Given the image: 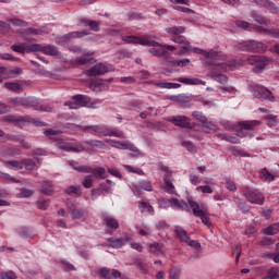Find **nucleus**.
Masks as SVG:
<instances>
[{
    "label": "nucleus",
    "instance_id": "nucleus-13",
    "mask_svg": "<svg viewBox=\"0 0 279 279\" xmlns=\"http://www.w3.org/2000/svg\"><path fill=\"white\" fill-rule=\"evenodd\" d=\"M68 213L72 219H88V211L83 208H77V202L68 199Z\"/></svg>",
    "mask_w": 279,
    "mask_h": 279
},
{
    "label": "nucleus",
    "instance_id": "nucleus-56",
    "mask_svg": "<svg viewBox=\"0 0 279 279\" xmlns=\"http://www.w3.org/2000/svg\"><path fill=\"white\" fill-rule=\"evenodd\" d=\"M266 9L269 10L271 14H279V8L276 7V3L271 2L270 0H268Z\"/></svg>",
    "mask_w": 279,
    "mask_h": 279
},
{
    "label": "nucleus",
    "instance_id": "nucleus-25",
    "mask_svg": "<svg viewBox=\"0 0 279 279\" xmlns=\"http://www.w3.org/2000/svg\"><path fill=\"white\" fill-rule=\"evenodd\" d=\"M179 82L181 84H185L187 86H195L201 84L202 86H206V81H202L199 78H187V77H180Z\"/></svg>",
    "mask_w": 279,
    "mask_h": 279
},
{
    "label": "nucleus",
    "instance_id": "nucleus-24",
    "mask_svg": "<svg viewBox=\"0 0 279 279\" xmlns=\"http://www.w3.org/2000/svg\"><path fill=\"white\" fill-rule=\"evenodd\" d=\"M84 36H90V31L85 29L81 32H71L63 36V40L65 43H69L71 38H84Z\"/></svg>",
    "mask_w": 279,
    "mask_h": 279
},
{
    "label": "nucleus",
    "instance_id": "nucleus-20",
    "mask_svg": "<svg viewBox=\"0 0 279 279\" xmlns=\"http://www.w3.org/2000/svg\"><path fill=\"white\" fill-rule=\"evenodd\" d=\"M23 73V69L21 68H13V69H7L1 68V77L4 80H8L10 77H16V75H21Z\"/></svg>",
    "mask_w": 279,
    "mask_h": 279
},
{
    "label": "nucleus",
    "instance_id": "nucleus-6",
    "mask_svg": "<svg viewBox=\"0 0 279 279\" xmlns=\"http://www.w3.org/2000/svg\"><path fill=\"white\" fill-rule=\"evenodd\" d=\"M234 51H246L247 53H265L267 45L254 39L244 40L233 46Z\"/></svg>",
    "mask_w": 279,
    "mask_h": 279
},
{
    "label": "nucleus",
    "instance_id": "nucleus-30",
    "mask_svg": "<svg viewBox=\"0 0 279 279\" xmlns=\"http://www.w3.org/2000/svg\"><path fill=\"white\" fill-rule=\"evenodd\" d=\"M167 34H170L171 36H180V34H184L186 32V27L184 26H172L166 28Z\"/></svg>",
    "mask_w": 279,
    "mask_h": 279
},
{
    "label": "nucleus",
    "instance_id": "nucleus-15",
    "mask_svg": "<svg viewBox=\"0 0 279 279\" xmlns=\"http://www.w3.org/2000/svg\"><path fill=\"white\" fill-rule=\"evenodd\" d=\"M107 145H110V147H116V149H128L129 151H134V156H142L143 154L134 144L128 143V142H119V141H107Z\"/></svg>",
    "mask_w": 279,
    "mask_h": 279
},
{
    "label": "nucleus",
    "instance_id": "nucleus-18",
    "mask_svg": "<svg viewBox=\"0 0 279 279\" xmlns=\"http://www.w3.org/2000/svg\"><path fill=\"white\" fill-rule=\"evenodd\" d=\"M74 102H70V109L71 110H77V108H80V106L82 108H85L86 106H88V104H90V98L84 95H76L73 97Z\"/></svg>",
    "mask_w": 279,
    "mask_h": 279
},
{
    "label": "nucleus",
    "instance_id": "nucleus-34",
    "mask_svg": "<svg viewBox=\"0 0 279 279\" xmlns=\"http://www.w3.org/2000/svg\"><path fill=\"white\" fill-rule=\"evenodd\" d=\"M25 168L26 171H36L38 169V166H36V161L33 159H23L22 160V168Z\"/></svg>",
    "mask_w": 279,
    "mask_h": 279
},
{
    "label": "nucleus",
    "instance_id": "nucleus-41",
    "mask_svg": "<svg viewBox=\"0 0 279 279\" xmlns=\"http://www.w3.org/2000/svg\"><path fill=\"white\" fill-rule=\"evenodd\" d=\"M11 49L12 51H15V53H27V44L22 43L20 45H12Z\"/></svg>",
    "mask_w": 279,
    "mask_h": 279
},
{
    "label": "nucleus",
    "instance_id": "nucleus-21",
    "mask_svg": "<svg viewBox=\"0 0 279 279\" xmlns=\"http://www.w3.org/2000/svg\"><path fill=\"white\" fill-rule=\"evenodd\" d=\"M99 275L101 276V278L105 279H117V278H121V272L117 269H108V268H100L99 269Z\"/></svg>",
    "mask_w": 279,
    "mask_h": 279
},
{
    "label": "nucleus",
    "instance_id": "nucleus-62",
    "mask_svg": "<svg viewBox=\"0 0 279 279\" xmlns=\"http://www.w3.org/2000/svg\"><path fill=\"white\" fill-rule=\"evenodd\" d=\"M236 27L247 31L250 28V22L247 21H235Z\"/></svg>",
    "mask_w": 279,
    "mask_h": 279
},
{
    "label": "nucleus",
    "instance_id": "nucleus-42",
    "mask_svg": "<svg viewBox=\"0 0 279 279\" xmlns=\"http://www.w3.org/2000/svg\"><path fill=\"white\" fill-rule=\"evenodd\" d=\"M175 234L177 236H179L180 241H182L183 243H186V241H189V235H186V232L183 230L182 227H177L175 228Z\"/></svg>",
    "mask_w": 279,
    "mask_h": 279
},
{
    "label": "nucleus",
    "instance_id": "nucleus-64",
    "mask_svg": "<svg viewBox=\"0 0 279 279\" xmlns=\"http://www.w3.org/2000/svg\"><path fill=\"white\" fill-rule=\"evenodd\" d=\"M268 36H271V38H279V28H268Z\"/></svg>",
    "mask_w": 279,
    "mask_h": 279
},
{
    "label": "nucleus",
    "instance_id": "nucleus-57",
    "mask_svg": "<svg viewBox=\"0 0 279 279\" xmlns=\"http://www.w3.org/2000/svg\"><path fill=\"white\" fill-rule=\"evenodd\" d=\"M49 199H39L37 201V207L39 210H47V208H49Z\"/></svg>",
    "mask_w": 279,
    "mask_h": 279
},
{
    "label": "nucleus",
    "instance_id": "nucleus-9",
    "mask_svg": "<svg viewBox=\"0 0 279 279\" xmlns=\"http://www.w3.org/2000/svg\"><path fill=\"white\" fill-rule=\"evenodd\" d=\"M260 124H263V121L260 120L240 121L238 122L236 136H239V138H254V134L250 133V131Z\"/></svg>",
    "mask_w": 279,
    "mask_h": 279
},
{
    "label": "nucleus",
    "instance_id": "nucleus-16",
    "mask_svg": "<svg viewBox=\"0 0 279 279\" xmlns=\"http://www.w3.org/2000/svg\"><path fill=\"white\" fill-rule=\"evenodd\" d=\"M161 171L165 172L163 182L166 186L163 187L166 193H169L170 195H175V186L173 185V177L171 175V171L169 170V167L161 166Z\"/></svg>",
    "mask_w": 279,
    "mask_h": 279
},
{
    "label": "nucleus",
    "instance_id": "nucleus-19",
    "mask_svg": "<svg viewBox=\"0 0 279 279\" xmlns=\"http://www.w3.org/2000/svg\"><path fill=\"white\" fill-rule=\"evenodd\" d=\"M132 234H128L124 238H120V239H109V245L110 247H113L114 250H119L121 247H123V245H125L126 243H130V241H132Z\"/></svg>",
    "mask_w": 279,
    "mask_h": 279
},
{
    "label": "nucleus",
    "instance_id": "nucleus-23",
    "mask_svg": "<svg viewBox=\"0 0 279 279\" xmlns=\"http://www.w3.org/2000/svg\"><path fill=\"white\" fill-rule=\"evenodd\" d=\"M102 219L106 222V228L110 232H114V230H118L119 228V221L114 218L108 217V215L104 214Z\"/></svg>",
    "mask_w": 279,
    "mask_h": 279
},
{
    "label": "nucleus",
    "instance_id": "nucleus-46",
    "mask_svg": "<svg viewBox=\"0 0 279 279\" xmlns=\"http://www.w3.org/2000/svg\"><path fill=\"white\" fill-rule=\"evenodd\" d=\"M267 62H269V59L259 60L257 64H255V68L253 69L254 73H260L267 66Z\"/></svg>",
    "mask_w": 279,
    "mask_h": 279
},
{
    "label": "nucleus",
    "instance_id": "nucleus-37",
    "mask_svg": "<svg viewBox=\"0 0 279 279\" xmlns=\"http://www.w3.org/2000/svg\"><path fill=\"white\" fill-rule=\"evenodd\" d=\"M251 16H252V19H254L255 23H258V25H267L268 24L267 17L258 14V12H256V11L251 12Z\"/></svg>",
    "mask_w": 279,
    "mask_h": 279
},
{
    "label": "nucleus",
    "instance_id": "nucleus-53",
    "mask_svg": "<svg viewBox=\"0 0 279 279\" xmlns=\"http://www.w3.org/2000/svg\"><path fill=\"white\" fill-rule=\"evenodd\" d=\"M65 193H68V195H71L72 193H74V195H77V197H80V195H82V191L80 186H74L71 185L65 190Z\"/></svg>",
    "mask_w": 279,
    "mask_h": 279
},
{
    "label": "nucleus",
    "instance_id": "nucleus-33",
    "mask_svg": "<svg viewBox=\"0 0 279 279\" xmlns=\"http://www.w3.org/2000/svg\"><path fill=\"white\" fill-rule=\"evenodd\" d=\"M41 193H44V195H53V183L44 181L41 183Z\"/></svg>",
    "mask_w": 279,
    "mask_h": 279
},
{
    "label": "nucleus",
    "instance_id": "nucleus-47",
    "mask_svg": "<svg viewBox=\"0 0 279 279\" xmlns=\"http://www.w3.org/2000/svg\"><path fill=\"white\" fill-rule=\"evenodd\" d=\"M265 119L267 122V125L269 128H276V124L278 123V116H274V114H268V116H265Z\"/></svg>",
    "mask_w": 279,
    "mask_h": 279
},
{
    "label": "nucleus",
    "instance_id": "nucleus-35",
    "mask_svg": "<svg viewBox=\"0 0 279 279\" xmlns=\"http://www.w3.org/2000/svg\"><path fill=\"white\" fill-rule=\"evenodd\" d=\"M198 125L207 134H209V132H215V130H217V125H215V123H213L211 121H208V119L206 120V122H203V123H201Z\"/></svg>",
    "mask_w": 279,
    "mask_h": 279
},
{
    "label": "nucleus",
    "instance_id": "nucleus-44",
    "mask_svg": "<svg viewBox=\"0 0 279 279\" xmlns=\"http://www.w3.org/2000/svg\"><path fill=\"white\" fill-rule=\"evenodd\" d=\"M43 46L40 44H26V53H34L36 51H41Z\"/></svg>",
    "mask_w": 279,
    "mask_h": 279
},
{
    "label": "nucleus",
    "instance_id": "nucleus-48",
    "mask_svg": "<svg viewBox=\"0 0 279 279\" xmlns=\"http://www.w3.org/2000/svg\"><path fill=\"white\" fill-rule=\"evenodd\" d=\"M149 53H151L155 58H165L169 56V52H167V50H159L154 48L149 50Z\"/></svg>",
    "mask_w": 279,
    "mask_h": 279
},
{
    "label": "nucleus",
    "instance_id": "nucleus-3",
    "mask_svg": "<svg viewBox=\"0 0 279 279\" xmlns=\"http://www.w3.org/2000/svg\"><path fill=\"white\" fill-rule=\"evenodd\" d=\"M187 204L190 206V208L192 209V213L194 215V217H199L202 223H204V226H207V228H210L213 226V223H210L209 219H210V210L208 209V207L204 204H201L193 201L192 197L187 198Z\"/></svg>",
    "mask_w": 279,
    "mask_h": 279
},
{
    "label": "nucleus",
    "instance_id": "nucleus-4",
    "mask_svg": "<svg viewBox=\"0 0 279 279\" xmlns=\"http://www.w3.org/2000/svg\"><path fill=\"white\" fill-rule=\"evenodd\" d=\"M125 43L133 45H142L143 47H162L165 51H175L174 46H162L158 41L151 39V35H144L143 37L126 36Z\"/></svg>",
    "mask_w": 279,
    "mask_h": 279
},
{
    "label": "nucleus",
    "instance_id": "nucleus-31",
    "mask_svg": "<svg viewBox=\"0 0 279 279\" xmlns=\"http://www.w3.org/2000/svg\"><path fill=\"white\" fill-rule=\"evenodd\" d=\"M4 167H7V169H14L15 171H21V169H23V163L22 161L17 160H9L4 161Z\"/></svg>",
    "mask_w": 279,
    "mask_h": 279
},
{
    "label": "nucleus",
    "instance_id": "nucleus-2",
    "mask_svg": "<svg viewBox=\"0 0 279 279\" xmlns=\"http://www.w3.org/2000/svg\"><path fill=\"white\" fill-rule=\"evenodd\" d=\"M74 169L76 171H80L81 173H92V174L85 175V179L82 182L85 189H90L93 186V182L95 178H102V180H106V168H102V167L90 168L88 166H82V167H74Z\"/></svg>",
    "mask_w": 279,
    "mask_h": 279
},
{
    "label": "nucleus",
    "instance_id": "nucleus-5",
    "mask_svg": "<svg viewBox=\"0 0 279 279\" xmlns=\"http://www.w3.org/2000/svg\"><path fill=\"white\" fill-rule=\"evenodd\" d=\"M1 121L3 123H13L17 128H23L25 123H33L36 128H47V124L40 120H34L29 116H14L9 114L2 117Z\"/></svg>",
    "mask_w": 279,
    "mask_h": 279
},
{
    "label": "nucleus",
    "instance_id": "nucleus-50",
    "mask_svg": "<svg viewBox=\"0 0 279 279\" xmlns=\"http://www.w3.org/2000/svg\"><path fill=\"white\" fill-rule=\"evenodd\" d=\"M135 189L140 191H151V182L149 181H141L138 185L135 186Z\"/></svg>",
    "mask_w": 279,
    "mask_h": 279
},
{
    "label": "nucleus",
    "instance_id": "nucleus-55",
    "mask_svg": "<svg viewBox=\"0 0 279 279\" xmlns=\"http://www.w3.org/2000/svg\"><path fill=\"white\" fill-rule=\"evenodd\" d=\"M149 247L151 252H155V254H160L161 256H165V254H162V244L153 243L149 244Z\"/></svg>",
    "mask_w": 279,
    "mask_h": 279
},
{
    "label": "nucleus",
    "instance_id": "nucleus-26",
    "mask_svg": "<svg viewBox=\"0 0 279 279\" xmlns=\"http://www.w3.org/2000/svg\"><path fill=\"white\" fill-rule=\"evenodd\" d=\"M38 28H32L28 27L24 31H19L17 34L19 36H21L23 38V40H29V38H27V36L32 35V36H38Z\"/></svg>",
    "mask_w": 279,
    "mask_h": 279
},
{
    "label": "nucleus",
    "instance_id": "nucleus-49",
    "mask_svg": "<svg viewBox=\"0 0 279 279\" xmlns=\"http://www.w3.org/2000/svg\"><path fill=\"white\" fill-rule=\"evenodd\" d=\"M260 60H267V57L250 56L246 58L247 64L251 65L257 64V62H260Z\"/></svg>",
    "mask_w": 279,
    "mask_h": 279
},
{
    "label": "nucleus",
    "instance_id": "nucleus-61",
    "mask_svg": "<svg viewBox=\"0 0 279 279\" xmlns=\"http://www.w3.org/2000/svg\"><path fill=\"white\" fill-rule=\"evenodd\" d=\"M181 270L178 268H172L169 274V279H180Z\"/></svg>",
    "mask_w": 279,
    "mask_h": 279
},
{
    "label": "nucleus",
    "instance_id": "nucleus-32",
    "mask_svg": "<svg viewBox=\"0 0 279 279\" xmlns=\"http://www.w3.org/2000/svg\"><path fill=\"white\" fill-rule=\"evenodd\" d=\"M181 145L187 151H190V154H197V149H199V147H197V145H195V143H193L191 141H183V142H181Z\"/></svg>",
    "mask_w": 279,
    "mask_h": 279
},
{
    "label": "nucleus",
    "instance_id": "nucleus-1",
    "mask_svg": "<svg viewBox=\"0 0 279 279\" xmlns=\"http://www.w3.org/2000/svg\"><path fill=\"white\" fill-rule=\"evenodd\" d=\"M88 145L90 147H97L98 149H108V144H105L102 141L83 142L80 146H73L66 141L57 142V147L63 149V151H88Z\"/></svg>",
    "mask_w": 279,
    "mask_h": 279
},
{
    "label": "nucleus",
    "instance_id": "nucleus-27",
    "mask_svg": "<svg viewBox=\"0 0 279 279\" xmlns=\"http://www.w3.org/2000/svg\"><path fill=\"white\" fill-rule=\"evenodd\" d=\"M259 175H260V180H263L264 182H274V180L278 178V175L271 174V172H269L267 168L262 169L259 171Z\"/></svg>",
    "mask_w": 279,
    "mask_h": 279
},
{
    "label": "nucleus",
    "instance_id": "nucleus-43",
    "mask_svg": "<svg viewBox=\"0 0 279 279\" xmlns=\"http://www.w3.org/2000/svg\"><path fill=\"white\" fill-rule=\"evenodd\" d=\"M157 88H180L182 85L180 83H157Z\"/></svg>",
    "mask_w": 279,
    "mask_h": 279
},
{
    "label": "nucleus",
    "instance_id": "nucleus-10",
    "mask_svg": "<svg viewBox=\"0 0 279 279\" xmlns=\"http://www.w3.org/2000/svg\"><path fill=\"white\" fill-rule=\"evenodd\" d=\"M169 123H172L175 128H180L181 130H194L196 128V123L191 120V118L186 116H170L166 119Z\"/></svg>",
    "mask_w": 279,
    "mask_h": 279
},
{
    "label": "nucleus",
    "instance_id": "nucleus-14",
    "mask_svg": "<svg viewBox=\"0 0 279 279\" xmlns=\"http://www.w3.org/2000/svg\"><path fill=\"white\" fill-rule=\"evenodd\" d=\"M114 69L112 65H106L104 63H98L87 70L86 75L87 77H97V75H105V73H110Z\"/></svg>",
    "mask_w": 279,
    "mask_h": 279
},
{
    "label": "nucleus",
    "instance_id": "nucleus-29",
    "mask_svg": "<svg viewBox=\"0 0 279 279\" xmlns=\"http://www.w3.org/2000/svg\"><path fill=\"white\" fill-rule=\"evenodd\" d=\"M81 23H84V25H87V27H89L92 32H99V25H100L99 21L83 19L81 20Z\"/></svg>",
    "mask_w": 279,
    "mask_h": 279
},
{
    "label": "nucleus",
    "instance_id": "nucleus-12",
    "mask_svg": "<svg viewBox=\"0 0 279 279\" xmlns=\"http://www.w3.org/2000/svg\"><path fill=\"white\" fill-rule=\"evenodd\" d=\"M253 95L255 99H264L265 101H275L276 97L267 87L255 84L252 86Z\"/></svg>",
    "mask_w": 279,
    "mask_h": 279
},
{
    "label": "nucleus",
    "instance_id": "nucleus-51",
    "mask_svg": "<svg viewBox=\"0 0 279 279\" xmlns=\"http://www.w3.org/2000/svg\"><path fill=\"white\" fill-rule=\"evenodd\" d=\"M192 117L196 119V121H198L199 124L206 123V121L208 120V118H206L201 111L192 112Z\"/></svg>",
    "mask_w": 279,
    "mask_h": 279
},
{
    "label": "nucleus",
    "instance_id": "nucleus-11",
    "mask_svg": "<svg viewBox=\"0 0 279 279\" xmlns=\"http://www.w3.org/2000/svg\"><path fill=\"white\" fill-rule=\"evenodd\" d=\"M243 195L250 204H256L257 206H263V204H265V195L256 189L246 187L243 191Z\"/></svg>",
    "mask_w": 279,
    "mask_h": 279
},
{
    "label": "nucleus",
    "instance_id": "nucleus-7",
    "mask_svg": "<svg viewBox=\"0 0 279 279\" xmlns=\"http://www.w3.org/2000/svg\"><path fill=\"white\" fill-rule=\"evenodd\" d=\"M205 66H209L210 73L207 74V77L215 80L219 84H228V76L221 74L228 71V65L226 63H213L211 61H206Z\"/></svg>",
    "mask_w": 279,
    "mask_h": 279
},
{
    "label": "nucleus",
    "instance_id": "nucleus-39",
    "mask_svg": "<svg viewBox=\"0 0 279 279\" xmlns=\"http://www.w3.org/2000/svg\"><path fill=\"white\" fill-rule=\"evenodd\" d=\"M4 88H7L8 90H12L13 93H21L23 90L21 84L12 82L4 83Z\"/></svg>",
    "mask_w": 279,
    "mask_h": 279
},
{
    "label": "nucleus",
    "instance_id": "nucleus-63",
    "mask_svg": "<svg viewBox=\"0 0 279 279\" xmlns=\"http://www.w3.org/2000/svg\"><path fill=\"white\" fill-rule=\"evenodd\" d=\"M16 274L12 270L1 274V279H16Z\"/></svg>",
    "mask_w": 279,
    "mask_h": 279
},
{
    "label": "nucleus",
    "instance_id": "nucleus-60",
    "mask_svg": "<svg viewBox=\"0 0 279 279\" xmlns=\"http://www.w3.org/2000/svg\"><path fill=\"white\" fill-rule=\"evenodd\" d=\"M226 187L228 191H231V193H235L236 191V184L230 179H226Z\"/></svg>",
    "mask_w": 279,
    "mask_h": 279
},
{
    "label": "nucleus",
    "instance_id": "nucleus-58",
    "mask_svg": "<svg viewBox=\"0 0 279 279\" xmlns=\"http://www.w3.org/2000/svg\"><path fill=\"white\" fill-rule=\"evenodd\" d=\"M274 243H276V241L271 238H263L262 241H260V245L262 247H269L271 245H274Z\"/></svg>",
    "mask_w": 279,
    "mask_h": 279
},
{
    "label": "nucleus",
    "instance_id": "nucleus-45",
    "mask_svg": "<svg viewBox=\"0 0 279 279\" xmlns=\"http://www.w3.org/2000/svg\"><path fill=\"white\" fill-rule=\"evenodd\" d=\"M205 58H211L214 60H223L226 58V54L219 56L218 51L210 50L209 52L205 51Z\"/></svg>",
    "mask_w": 279,
    "mask_h": 279
},
{
    "label": "nucleus",
    "instance_id": "nucleus-22",
    "mask_svg": "<svg viewBox=\"0 0 279 279\" xmlns=\"http://www.w3.org/2000/svg\"><path fill=\"white\" fill-rule=\"evenodd\" d=\"M173 101H177V104H180L182 108H189L191 107V102L193 101V96H186V95H179V96H172Z\"/></svg>",
    "mask_w": 279,
    "mask_h": 279
},
{
    "label": "nucleus",
    "instance_id": "nucleus-59",
    "mask_svg": "<svg viewBox=\"0 0 279 279\" xmlns=\"http://www.w3.org/2000/svg\"><path fill=\"white\" fill-rule=\"evenodd\" d=\"M75 62L77 64H90L93 62V58H87V57H77L75 59Z\"/></svg>",
    "mask_w": 279,
    "mask_h": 279
},
{
    "label": "nucleus",
    "instance_id": "nucleus-52",
    "mask_svg": "<svg viewBox=\"0 0 279 279\" xmlns=\"http://www.w3.org/2000/svg\"><path fill=\"white\" fill-rule=\"evenodd\" d=\"M172 41L177 43L178 45H191V43H189V40H186V37H184L182 35L173 36Z\"/></svg>",
    "mask_w": 279,
    "mask_h": 279
},
{
    "label": "nucleus",
    "instance_id": "nucleus-38",
    "mask_svg": "<svg viewBox=\"0 0 279 279\" xmlns=\"http://www.w3.org/2000/svg\"><path fill=\"white\" fill-rule=\"evenodd\" d=\"M41 53H45L46 56H58V48L56 46H41Z\"/></svg>",
    "mask_w": 279,
    "mask_h": 279
},
{
    "label": "nucleus",
    "instance_id": "nucleus-8",
    "mask_svg": "<svg viewBox=\"0 0 279 279\" xmlns=\"http://www.w3.org/2000/svg\"><path fill=\"white\" fill-rule=\"evenodd\" d=\"M10 104H13L14 106H23L24 108H34V110H39L40 112H52L53 108L49 106L41 105L39 106L38 99L34 97H16L10 100Z\"/></svg>",
    "mask_w": 279,
    "mask_h": 279
},
{
    "label": "nucleus",
    "instance_id": "nucleus-36",
    "mask_svg": "<svg viewBox=\"0 0 279 279\" xmlns=\"http://www.w3.org/2000/svg\"><path fill=\"white\" fill-rule=\"evenodd\" d=\"M138 208L141 213H148V215H154V207L147 202H138Z\"/></svg>",
    "mask_w": 279,
    "mask_h": 279
},
{
    "label": "nucleus",
    "instance_id": "nucleus-28",
    "mask_svg": "<svg viewBox=\"0 0 279 279\" xmlns=\"http://www.w3.org/2000/svg\"><path fill=\"white\" fill-rule=\"evenodd\" d=\"M220 125H222V128H225V130L228 132H236V134H239V123L232 124V122L228 120H222Z\"/></svg>",
    "mask_w": 279,
    "mask_h": 279
},
{
    "label": "nucleus",
    "instance_id": "nucleus-54",
    "mask_svg": "<svg viewBox=\"0 0 279 279\" xmlns=\"http://www.w3.org/2000/svg\"><path fill=\"white\" fill-rule=\"evenodd\" d=\"M232 156H239L240 158H250V154L245 153L243 149H236L232 148L231 149Z\"/></svg>",
    "mask_w": 279,
    "mask_h": 279
},
{
    "label": "nucleus",
    "instance_id": "nucleus-40",
    "mask_svg": "<svg viewBox=\"0 0 279 279\" xmlns=\"http://www.w3.org/2000/svg\"><path fill=\"white\" fill-rule=\"evenodd\" d=\"M278 232H279V223L278 222L267 227L264 230V233L267 234L268 236H274V234H278Z\"/></svg>",
    "mask_w": 279,
    "mask_h": 279
},
{
    "label": "nucleus",
    "instance_id": "nucleus-17",
    "mask_svg": "<svg viewBox=\"0 0 279 279\" xmlns=\"http://www.w3.org/2000/svg\"><path fill=\"white\" fill-rule=\"evenodd\" d=\"M88 132H95V134H104V136H116V138H124L123 132L122 131H108L94 125V126H88L87 128Z\"/></svg>",
    "mask_w": 279,
    "mask_h": 279
}]
</instances>
